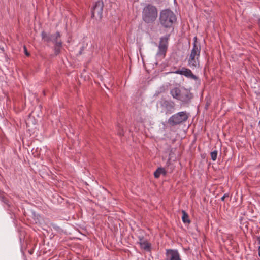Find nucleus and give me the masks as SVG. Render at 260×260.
I'll return each instance as SVG.
<instances>
[{"label": "nucleus", "instance_id": "nucleus-1", "mask_svg": "<svg viewBox=\"0 0 260 260\" xmlns=\"http://www.w3.org/2000/svg\"><path fill=\"white\" fill-rule=\"evenodd\" d=\"M158 17V10L156 7L150 4H146L142 11L143 21L147 24H152Z\"/></svg>", "mask_w": 260, "mask_h": 260}, {"label": "nucleus", "instance_id": "nucleus-2", "mask_svg": "<svg viewBox=\"0 0 260 260\" xmlns=\"http://www.w3.org/2000/svg\"><path fill=\"white\" fill-rule=\"evenodd\" d=\"M176 20V15L169 9L163 10L160 13L159 22L160 24L165 28L172 27Z\"/></svg>", "mask_w": 260, "mask_h": 260}, {"label": "nucleus", "instance_id": "nucleus-3", "mask_svg": "<svg viewBox=\"0 0 260 260\" xmlns=\"http://www.w3.org/2000/svg\"><path fill=\"white\" fill-rule=\"evenodd\" d=\"M189 114L186 111L178 112L172 115L168 120V123L172 126H176L184 123L189 118Z\"/></svg>", "mask_w": 260, "mask_h": 260}, {"label": "nucleus", "instance_id": "nucleus-4", "mask_svg": "<svg viewBox=\"0 0 260 260\" xmlns=\"http://www.w3.org/2000/svg\"><path fill=\"white\" fill-rule=\"evenodd\" d=\"M169 39V35H167L160 38L158 50L156 55L157 59L161 60L165 58L168 47Z\"/></svg>", "mask_w": 260, "mask_h": 260}, {"label": "nucleus", "instance_id": "nucleus-5", "mask_svg": "<svg viewBox=\"0 0 260 260\" xmlns=\"http://www.w3.org/2000/svg\"><path fill=\"white\" fill-rule=\"evenodd\" d=\"M103 2L102 0H98L95 2L91 10L92 17L101 19L103 10Z\"/></svg>", "mask_w": 260, "mask_h": 260}, {"label": "nucleus", "instance_id": "nucleus-6", "mask_svg": "<svg viewBox=\"0 0 260 260\" xmlns=\"http://www.w3.org/2000/svg\"><path fill=\"white\" fill-rule=\"evenodd\" d=\"M162 109L161 112L166 114H170L175 111V103L170 100H162L159 102Z\"/></svg>", "mask_w": 260, "mask_h": 260}, {"label": "nucleus", "instance_id": "nucleus-7", "mask_svg": "<svg viewBox=\"0 0 260 260\" xmlns=\"http://www.w3.org/2000/svg\"><path fill=\"white\" fill-rule=\"evenodd\" d=\"M180 95V96L179 101L181 102V105H186L188 104L193 98L192 94L189 90L185 88H182V92Z\"/></svg>", "mask_w": 260, "mask_h": 260}, {"label": "nucleus", "instance_id": "nucleus-8", "mask_svg": "<svg viewBox=\"0 0 260 260\" xmlns=\"http://www.w3.org/2000/svg\"><path fill=\"white\" fill-rule=\"evenodd\" d=\"M192 45V48L188 55L200 58L201 47L200 43L197 41V37L193 38Z\"/></svg>", "mask_w": 260, "mask_h": 260}, {"label": "nucleus", "instance_id": "nucleus-9", "mask_svg": "<svg viewBox=\"0 0 260 260\" xmlns=\"http://www.w3.org/2000/svg\"><path fill=\"white\" fill-rule=\"evenodd\" d=\"M199 57L187 55V65L192 70L200 68V63Z\"/></svg>", "mask_w": 260, "mask_h": 260}, {"label": "nucleus", "instance_id": "nucleus-10", "mask_svg": "<svg viewBox=\"0 0 260 260\" xmlns=\"http://www.w3.org/2000/svg\"><path fill=\"white\" fill-rule=\"evenodd\" d=\"M166 255L169 260H181L180 254L177 250L167 249Z\"/></svg>", "mask_w": 260, "mask_h": 260}, {"label": "nucleus", "instance_id": "nucleus-11", "mask_svg": "<svg viewBox=\"0 0 260 260\" xmlns=\"http://www.w3.org/2000/svg\"><path fill=\"white\" fill-rule=\"evenodd\" d=\"M182 90V88L180 89L178 87H174L170 90V94L174 99L179 101Z\"/></svg>", "mask_w": 260, "mask_h": 260}, {"label": "nucleus", "instance_id": "nucleus-12", "mask_svg": "<svg viewBox=\"0 0 260 260\" xmlns=\"http://www.w3.org/2000/svg\"><path fill=\"white\" fill-rule=\"evenodd\" d=\"M183 74L184 76L188 78H190L192 79H194L195 80L198 79V77L193 74L191 70L189 69L186 68L185 67H183Z\"/></svg>", "mask_w": 260, "mask_h": 260}, {"label": "nucleus", "instance_id": "nucleus-13", "mask_svg": "<svg viewBox=\"0 0 260 260\" xmlns=\"http://www.w3.org/2000/svg\"><path fill=\"white\" fill-rule=\"evenodd\" d=\"M61 37L60 34L57 31L54 34H52L51 41L54 45L57 44L58 43L62 42L60 39Z\"/></svg>", "mask_w": 260, "mask_h": 260}, {"label": "nucleus", "instance_id": "nucleus-14", "mask_svg": "<svg viewBox=\"0 0 260 260\" xmlns=\"http://www.w3.org/2000/svg\"><path fill=\"white\" fill-rule=\"evenodd\" d=\"M166 173L167 172L164 168L159 167L154 172V176L156 178H158L160 177L161 174L165 175Z\"/></svg>", "mask_w": 260, "mask_h": 260}, {"label": "nucleus", "instance_id": "nucleus-15", "mask_svg": "<svg viewBox=\"0 0 260 260\" xmlns=\"http://www.w3.org/2000/svg\"><path fill=\"white\" fill-rule=\"evenodd\" d=\"M141 248L150 251L151 244L149 243L146 240L145 241L139 242Z\"/></svg>", "mask_w": 260, "mask_h": 260}, {"label": "nucleus", "instance_id": "nucleus-16", "mask_svg": "<svg viewBox=\"0 0 260 260\" xmlns=\"http://www.w3.org/2000/svg\"><path fill=\"white\" fill-rule=\"evenodd\" d=\"M41 37L42 39L46 42L48 43L51 41L52 34H48L45 31H42L41 33Z\"/></svg>", "mask_w": 260, "mask_h": 260}, {"label": "nucleus", "instance_id": "nucleus-17", "mask_svg": "<svg viewBox=\"0 0 260 260\" xmlns=\"http://www.w3.org/2000/svg\"><path fill=\"white\" fill-rule=\"evenodd\" d=\"M41 37L42 39L46 42L48 43L51 41L52 34H48L45 31H42L41 33Z\"/></svg>", "mask_w": 260, "mask_h": 260}, {"label": "nucleus", "instance_id": "nucleus-18", "mask_svg": "<svg viewBox=\"0 0 260 260\" xmlns=\"http://www.w3.org/2000/svg\"><path fill=\"white\" fill-rule=\"evenodd\" d=\"M62 47V42H59V43H58L57 44L54 45V53L56 55L59 54L60 53Z\"/></svg>", "mask_w": 260, "mask_h": 260}, {"label": "nucleus", "instance_id": "nucleus-19", "mask_svg": "<svg viewBox=\"0 0 260 260\" xmlns=\"http://www.w3.org/2000/svg\"><path fill=\"white\" fill-rule=\"evenodd\" d=\"M182 220L184 223H190V220L189 219L188 214L184 211H182Z\"/></svg>", "mask_w": 260, "mask_h": 260}, {"label": "nucleus", "instance_id": "nucleus-20", "mask_svg": "<svg viewBox=\"0 0 260 260\" xmlns=\"http://www.w3.org/2000/svg\"><path fill=\"white\" fill-rule=\"evenodd\" d=\"M217 153H218V152L217 150H215V151H213L211 152L210 155H211V159H212V160L215 161L216 160L217 156Z\"/></svg>", "mask_w": 260, "mask_h": 260}, {"label": "nucleus", "instance_id": "nucleus-21", "mask_svg": "<svg viewBox=\"0 0 260 260\" xmlns=\"http://www.w3.org/2000/svg\"><path fill=\"white\" fill-rule=\"evenodd\" d=\"M0 200L5 204H6L8 207L10 206V205L8 203V200L5 197L2 196L0 198Z\"/></svg>", "mask_w": 260, "mask_h": 260}, {"label": "nucleus", "instance_id": "nucleus-22", "mask_svg": "<svg viewBox=\"0 0 260 260\" xmlns=\"http://www.w3.org/2000/svg\"><path fill=\"white\" fill-rule=\"evenodd\" d=\"M183 71H184L183 67H182L181 69H178V70L174 71V73L175 74H177L183 75Z\"/></svg>", "mask_w": 260, "mask_h": 260}, {"label": "nucleus", "instance_id": "nucleus-23", "mask_svg": "<svg viewBox=\"0 0 260 260\" xmlns=\"http://www.w3.org/2000/svg\"><path fill=\"white\" fill-rule=\"evenodd\" d=\"M118 127H119V129L118 131V134L120 136H122L124 135V132H123V130L119 126H118Z\"/></svg>", "mask_w": 260, "mask_h": 260}, {"label": "nucleus", "instance_id": "nucleus-24", "mask_svg": "<svg viewBox=\"0 0 260 260\" xmlns=\"http://www.w3.org/2000/svg\"><path fill=\"white\" fill-rule=\"evenodd\" d=\"M229 197V194H227V193H225L223 195V196H222L221 198V200L222 201H224V200H225V198H227Z\"/></svg>", "mask_w": 260, "mask_h": 260}, {"label": "nucleus", "instance_id": "nucleus-25", "mask_svg": "<svg viewBox=\"0 0 260 260\" xmlns=\"http://www.w3.org/2000/svg\"><path fill=\"white\" fill-rule=\"evenodd\" d=\"M24 51H25V54L26 56H29V53L27 52V49H26V48L25 46L24 47Z\"/></svg>", "mask_w": 260, "mask_h": 260}, {"label": "nucleus", "instance_id": "nucleus-26", "mask_svg": "<svg viewBox=\"0 0 260 260\" xmlns=\"http://www.w3.org/2000/svg\"><path fill=\"white\" fill-rule=\"evenodd\" d=\"M139 242H142V241H145V240H144L143 237H141V236H139Z\"/></svg>", "mask_w": 260, "mask_h": 260}, {"label": "nucleus", "instance_id": "nucleus-27", "mask_svg": "<svg viewBox=\"0 0 260 260\" xmlns=\"http://www.w3.org/2000/svg\"><path fill=\"white\" fill-rule=\"evenodd\" d=\"M52 227L56 229V230H58L59 229V227H58L57 225H56V224H52Z\"/></svg>", "mask_w": 260, "mask_h": 260}, {"label": "nucleus", "instance_id": "nucleus-28", "mask_svg": "<svg viewBox=\"0 0 260 260\" xmlns=\"http://www.w3.org/2000/svg\"><path fill=\"white\" fill-rule=\"evenodd\" d=\"M258 256L260 257V246L258 247Z\"/></svg>", "mask_w": 260, "mask_h": 260}]
</instances>
